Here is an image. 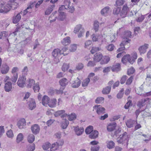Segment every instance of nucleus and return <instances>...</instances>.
Instances as JSON below:
<instances>
[{
	"label": "nucleus",
	"instance_id": "2",
	"mask_svg": "<svg viewBox=\"0 0 151 151\" xmlns=\"http://www.w3.org/2000/svg\"><path fill=\"white\" fill-rule=\"evenodd\" d=\"M137 57V54L135 52L132 54L131 57L129 55L127 54L124 56L122 58V62L124 64H126L128 62L130 64H132L135 62Z\"/></svg>",
	"mask_w": 151,
	"mask_h": 151
},
{
	"label": "nucleus",
	"instance_id": "50",
	"mask_svg": "<svg viewBox=\"0 0 151 151\" xmlns=\"http://www.w3.org/2000/svg\"><path fill=\"white\" fill-rule=\"evenodd\" d=\"M90 80L89 78H86L83 80L82 83V85L83 87H86L87 86L90 81Z\"/></svg>",
	"mask_w": 151,
	"mask_h": 151
},
{
	"label": "nucleus",
	"instance_id": "18",
	"mask_svg": "<svg viewBox=\"0 0 151 151\" xmlns=\"http://www.w3.org/2000/svg\"><path fill=\"white\" fill-rule=\"evenodd\" d=\"M31 129L32 132L34 134H36L39 132L40 130V127L38 125L35 124L32 126Z\"/></svg>",
	"mask_w": 151,
	"mask_h": 151
},
{
	"label": "nucleus",
	"instance_id": "45",
	"mask_svg": "<svg viewBox=\"0 0 151 151\" xmlns=\"http://www.w3.org/2000/svg\"><path fill=\"white\" fill-rule=\"evenodd\" d=\"M93 128L92 126H90L87 127L85 130V132L86 134H90L93 132Z\"/></svg>",
	"mask_w": 151,
	"mask_h": 151
},
{
	"label": "nucleus",
	"instance_id": "22",
	"mask_svg": "<svg viewBox=\"0 0 151 151\" xmlns=\"http://www.w3.org/2000/svg\"><path fill=\"white\" fill-rule=\"evenodd\" d=\"M102 37V36L101 35H95L94 34L91 36L92 40L94 42L98 41L99 42H102L103 41L101 39Z\"/></svg>",
	"mask_w": 151,
	"mask_h": 151
},
{
	"label": "nucleus",
	"instance_id": "34",
	"mask_svg": "<svg viewBox=\"0 0 151 151\" xmlns=\"http://www.w3.org/2000/svg\"><path fill=\"white\" fill-rule=\"evenodd\" d=\"M69 124V122L66 119H64L61 123V128L63 129H66Z\"/></svg>",
	"mask_w": 151,
	"mask_h": 151
},
{
	"label": "nucleus",
	"instance_id": "17",
	"mask_svg": "<svg viewBox=\"0 0 151 151\" xmlns=\"http://www.w3.org/2000/svg\"><path fill=\"white\" fill-rule=\"evenodd\" d=\"M68 83V81L65 78H63L59 81L60 85L63 88H65Z\"/></svg>",
	"mask_w": 151,
	"mask_h": 151
},
{
	"label": "nucleus",
	"instance_id": "31",
	"mask_svg": "<svg viewBox=\"0 0 151 151\" xmlns=\"http://www.w3.org/2000/svg\"><path fill=\"white\" fill-rule=\"evenodd\" d=\"M61 42L63 45H68L70 43V38L69 37H65L63 39Z\"/></svg>",
	"mask_w": 151,
	"mask_h": 151
},
{
	"label": "nucleus",
	"instance_id": "33",
	"mask_svg": "<svg viewBox=\"0 0 151 151\" xmlns=\"http://www.w3.org/2000/svg\"><path fill=\"white\" fill-rule=\"evenodd\" d=\"M98 132L96 130L92 132L89 135V137L91 139H95L98 137Z\"/></svg>",
	"mask_w": 151,
	"mask_h": 151
},
{
	"label": "nucleus",
	"instance_id": "42",
	"mask_svg": "<svg viewBox=\"0 0 151 151\" xmlns=\"http://www.w3.org/2000/svg\"><path fill=\"white\" fill-rule=\"evenodd\" d=\"M111 89V87L106 86L103 88L102 92L103 94H108L110 92Z\"/></svg>",
	"mask_w": 151,
	"mask_h": 151
},
{
	"label": "nucleus",
	"instance_id": "14",
	"mask_svg": "<svg viewBox=\"0 0 151 151\" xmlns=\"http://www.w3.org/2000/svg\"><path fill=\"white\" fill-rule=\"evenodd\" d=\"M136 124H137L136 120H133L131 119L127 120L126 122V125L128 128H131L134 127Z\"/></svg>",
	"mask_w": 151,
	"mask_h": 151
},
{
	"label": "nucleus",
	"instance_id": "43",
	"mask_svg": "<svg viewBox=\"0 0 151 151\" xmlns=\"http://www.w3.org/2000/svg\"><path fill=\"white\" fill-rule=\"evenodd\" d=\"M76 118V115L74 113H72L68 115V118L70 121L73 120Z\"/></svg>",
	"mask_w": 151,
	"mask_h": 151
},
{
	"label": "nucleus",
	"instance_id": "12",
	"mask_svg": "<svg viewBox=\"0 0 151 151\" xmlns=\"http://www.w3.org/2000/svg\"><path fill=\"white\" fill-rule=\"evenodd\" d=\"M70 83L72 88H76L80 86L81 81L78 78H77L76 80L70 82Z\"/></svg>",
	"mask_w": 151,
	"mask_h": 151
},
{
	"label": "nucleus",
	"instance_id": "24",
	"mask_svg": "<svg viewBox=\"0 0 151 151\" xmlns=\"http://www.w3.org/2000/svg\"><path fill=\"white\" fill-rule=\"evenodd\" d=\"M9 70V66L6 64L2 65L1 70V72L3 74H6L7 73Z\"/></svg>",
	"mask_w": 151,
	"mask_h": 151
},
{
	"label": "nucleus",
	"instance_id": "8",
	"mask_svg": "<svg viewBox=\"0 0 151 151\" xmlns=\"http://www.w3.org/2000/svg\"><path fill=\"white\" fill-rule=\"evenodd\" d=\"M26 79L25 76H20L17 82L18 86L21 88L24 87L25 85Z\"/></svg>",
	"mask_w": 151,
	"mask_h": 151
},
{
	"label": "nucleus",
	"instance_id": "54",
	"mask_svg": "<svg viewBox=\"0 0 151 151\" xmlns=\"http://www.w3.org/2000/svg\"><path fill=\"white\" fill-rule=\"evenodd\" d=\"M32 12V9H30L29 7H27V8L24 10L23 12H22V13L23 14V15H24L27 13H31Z\"/></svg>",
	"mask_w": 151,
	"mask_h": 151
},
{
	"label": "nucleus",
	"instance_id": "28",
	"mask_svg": "<svg viewBox=\"0 0 151 151\" xmlns=\"http://www.w3.org/2000/svg\"><path fill=\"white\" fill-rule=\"evenodd\" d=\"M116 125V123L115 122L109 124L107 127V130L110 132L112 131L115 129Z\"/></svg>",
	"mask_w": 151,
	"mask_h": 151
},
{
	"label": "nucleus",
	"instance_id": "63",
	"mask_svg": "<svg viewBox=\"0 0 151 151\" xmlns=\"http://www.w3.org/2000/svg\"><path fill=\"white\" fill-rule=\"evenodd\" d=\"M100 49L98 47H93L90 52L92 54H93L96 51L99 50Z\"/></svg>",
	"mask_w": 151,
	"mask_h": 151
},
{
	"label": "nucleus",
	"instance_id": "58",
	"mask_svg": "<svg viewBox=\"0 0 151 151\" xmlns=\"http://www.w3.org/2000/svg\"><path fill=\"white\" fill-rule=\"evenodd\" d=\"M13 76L11 80L12 82L15 83L16 81L18 78V74H12Z\"/></svg>",
	"mask_w": 151,
	"mask_h": 151
},
{
	"label": "nucleus",
	"instance_id": "4",
	"mask_svg": "<svg viewBox=\"0 0 151 151\" xmlns=\"http://www.w3.org/2000/svg\"><path fill=\"white\" fill-rule=\"evenodd\" d=\"M128 140V135L126 132H124L117 139V142L119 144L127 145Z\"/></svg>",
	"mask_w": 151,
	"mask_h": 151
},
{
	"label": "nucleus",
	"instance_id": "55",
	"mask_svg": "<svg viewBox=\"0 0 151 151\" xmlns=\"http://www.w3.org/2000/svg\"><path fill=\"white\" fill-rule=\"evenodd\" d=\"M77 45L76 44H73L70 45V52H74L77 49Z\"/></svg>",
	"mask_w": 151,
	"mask_h": 151
},
{
	"label": "nucleus",
	"instance_id": "30",
	"mask_svg": "<svg viewBox=\"0 0 151 151\" xmlns=\"http://www.w3.org/2000/svg\"><path fill=\"white\" fill-rule=\"evenodd\" d=\"M106 147L109 149H111L114 148L115 144L112 141H108L106 142Z\"/></svg>",
	"mask_w": 151,
	"mask_h": 151
},
{
	"label": "nucleus",
	"instance_id": "15",
	"mask_svg": "<svg viewBox=\"0 0 151 151\" xmlns=\"http://www.w3.org/2000/svg\"><path fill=\"white\" fill-rule=\"evenodd\" d=\"M22 12L21 11L18 13L16 16L12 17V22L14 24H17L18 23L21 19V14H22Z\"/></svg>",
	"mask_w": 151,
	"mask_h": 151
},
{
	"label": "nucleus",
	"instance_id": "36",
	"mask_svg": "<svg viewBox=\"0 0 151 151\" xmlns=\"http://www.w3.org/2000/svg\"><path fill=\"white\" fill-rule=\"evenodd\" d=\"M95 74L93 73H90L88 76L87 78H89L90 80L93 81V82L95 81L98 79V77L97 76L94 77Z\"/></svg>",
	"mask_w": 151,
	"mask_h": 151
},
{
	"label": "nucleus",
	"instance_id": "37",
	"mask_svg": "<svg viewBox=\"0 0 151 151\" xmlns=\"http://www.w3.org/2000/svg\"><path fill=\"white\" fill-rule=\"evenodd\" d=\"M27 139L29 143H32L35 140V136L32 134H30L27 137Z\"/></svg>",
	"mask_w": 151,
	"mask_h": 151
},
{
	"label": "nucleus",
	"instance_id": "49",
	"mask_svg": "<svg viewBox=\"0 0 151 151\" xmlns=\"http://www.w3.org/2000/svg\"><path fill=\"white\" fill-rule=\"evenodd\" d=\"M51 145L50 143L48 142H46L44 143L42 145V147L44 150H47L50 147Z\"/></svg>",
	"mask_w": 151,
	"mask_h": 151
},
{
	"label": "nucleus",
	"instance_id": "23",
	"mask_svg": "<svg viewBox=\"0 0 151 151\" xmlns=\"http://www.w3.org/2000/svg\"><path fill=\"white\" fill-rule=\"evenodd\" d=\"M103 55L100 53H96L93 57V60L95 62H99L102 58Z\"/></svg>",
	"mask_w": 151,
	"mask_h": 151
},
{
	"label": "nucleus",
	"instance_id": "57",
	"mask_svg": "<svg viewBox=\"0 0 151 151\" xmlns=\"http://www.w3.org/2000/svg\"><path fill=\"white\" fill-rule=\"evenodd\" d=\"M124 91V90L123 88H122L121 90L117 95V97L118 98L121 99L122 97L123 94V92Z\"/></svg>",
	"mask_w": 151,
	"mask_h": 151
},
{
	"label": "nucleus",
	"instance_id": "38",
	"mask_svg": "<svg viewBox=\"0 0 151 151\" xmlns=\"http://www.w3.org/2000/svg\"><path fill=\"white\" fill-rule=\"evenodd\" d=\"M6 135L8 137L12 139H13L14 137V134L13 131L11 129L8 130L6 132Z\"/></svg>",
	"mask_w": 151,
	"mask_h": 151
},
{
	"label": "nucleus",
	"instance_id": "6",
	"mask_svg": "<svg viewBox=\"0 0 151 151\" xmlns=\"http://www.w3.org/2000/svg\"><path fill=\"white\" fill-rule=\"evenodd\" d=\"M131 34V32L129 31H125L124 32L122 36V38L124 40L121 43V46H123L124 44H127L129 43L130 40L129 38L131 37L132 36Z\"/></svg>",
	"mask_w": 151,
	"mask_h": 151
},
{
	"label": "nucleus",
	"instance_id": "9",
	"mask_svg": "<svg viewBox=\"0 0 151 151\" xmlns=\"http://www.w3.org/2000/svg\"><path fill=\"white\" fill-rule=\"evenodd\" d=\"M93 111H95L99 114H103L105 112V109L100 105H96L93 106Z\"/></svg>",
	"mask_w": 151,
	"mask_h": 151
},
{
	"label": "nucleus",
	"instance_id": "26",
	"mask_svg": "<svg viewBox=\"0 0 151 151\" xmlns=\"http://www.w3.org/2000/svg\"><path fill=\"white\" fill-rule=\"evenodd\" d=\"M57 102L56 99L53 98L50 100L47 105L51 108H54L56 106Z\"/></svg>",
	"mask_w": 151,
	"mask_h": 151
},
{
	"label": "nucleus",
	"instance_id": "27",
	"mask_svg": "<svg viewBox=\"0 0 151 151\" xmlns=\"http://www.w3.org/2000/svg\"><path fill=\"white\" fill-rule=\"evenodd\" d=\"M74 130L76 134L78 136L81 135L84 132V129L83 127H75Z\"/></svg>",
	"mask_w": 151,
	"mask_h": 151
},
{
	"label": "nucleus",
	"instance_id": "46",
	"mask_svg": "<svg viewBox=\"0 0 151 151\" xmlns=\"http://www.w3.org/2000/svg\"><path fill=\"white\" fill-rule=\"evenodd\" d=\"M99 27V22L97 20L95 21L93 24V28L96 32H97L98 30Z\"/></svg>",
	"mask_w": 151,
	"mask_h": 151
},
{
	"label": "nucleus",
	"instance_id": "48",
	"mask_svg": "<svg viewBox=\"0 0 151 151\" xmlns=\"http://www.w3.org/2000/svg\"><path fill=\"white\" fill-rule=\"evenodd\" d=\"M146 101V99H142L139 102L137 106L139 107H141L145 106L146 104L145 102Z\"/></svg>",
	"mask_w": 151,
	"mask_h": 151
},
{
	"label": "nucleus",
	"instance_id": "51",
	"mask_svg": "<svg viewBox=\"0 0 151 151\" xmlns=\"http://www.w3.org/2000/svg\"><path fill=\"white\" fill-rule=\"evenodd\" d=\"M69 68V65L66 63H64L62 67V70L63 72H65L68 70Z\"/></svg>",
	"mask_w": 151,
	"mask_h": 151
},
{
	"label": "nucleus",
	"instance_id": "7",
	"mask_svg": "<svg viewBox=\"0 0 151 151\" xmlns=\"http://www.w3.org/2000/svg\"><path fill=\"white\" fill-rule=\"evenodd\" d=\"M129 10L130 9L127 6V4H124L123 6L122 9L120 13L121 16L122 18L125 17Z\"/></svg>",
	"mask_w": 151,
	"mask_h": 151
},
{
	"label": "nucleus",
	"instance_id": "32",
	"mask_svg": "<svg viewBox=\"0 0 151 151\" xmlns=\"http://www.w3.org/2000/svg\"><path fill=\"white\" fill-rule=\"evenodd\" d=\"M24 135L22 133H19L18 134L16 137V142L19 143L21 142L23 139Z\"/></svg>",
	"mask_w": 151,
	"mask_h": 151
},
{
	"label": "nucleus",
	"instance_id": "16",
	"mask_svg": "<svg viewBox=\"0 0 151 151\" xmlns=\"http://www.w3.org/2000/svg\"><path fill=\"white\" fill-rule=\"evenodd\" d=\"M26 122L24 118H22L19 119L17 123L18 127L20 129L24 128L25 126Z\"/></svg>",
	"mask_w": 151,
	"mask_h": 151
},
{
	"label": "nucleus",
	"instance_id": "56",
	"mask_svg": "<svg viewBox=\"0 0 151 151\" xmlns=\"http://www.w3.org/2000/svg\"><path fill=\"white\" fill-rule=\"evenodd\" d=\"M33 87V89L35 92H38L40 89V87H39V84L38 83H36V84H35Z\"/></svg>",
	"mask_w": 151,
	"mask_h": 151
},
{
	"label": "nucleus",
	"instance_id": "21",
	"mask_svg": "<svg viewBox=\"0 0 151 151\" xmlns=\"http://www.w3.org/2000/svg\"><path fill=\"white\" fill-rule=\"evenodd\" d=\"M50 100V98L47 96L44 95L42 100V104L44 106H47Z\"/></svg>",
	"mask_w": 151,
	"mask_h": 151
},
{
	"label": "nucleus",
	"instance_id": "11",
	"mask_svg": "<svg viewBox=\"0 0 151 151\" xmlns=\"http://www.w3.org/2000/svg\"><path fill=\"white\" fill-rule=\"evenodd\" d=\"M148 46V44H145L143 45L140 46L138 50L141 55H142L146 53Z\"/></svg>",
	"mask_w": 151,
	"mask_h": 151
},
{
	"label": "nucleus",
	"instance_id": "29",
	"mask_svg": "<svg viewBox=\"0 0 151 151\" xmlns=\"http://www.w3.org/2000/svg\"><path fill=\"white\" fill-rule=\"evenodd\" d=\"M121 70L120 65L119 63H116L113 65L111 67V70L113 72H118Z\"/></svg>",
	"mask_w": 151,
	"mask_h": 151
},
{
	"label": "nucleus",
	"instance_id": "5",
	"mask_svg": "<svg viewBox=\"0 0 151 151\" xmlns=\"http://www.w3.org/2000/svg\"><path fill=\"white\" fill-rule=\"evenodd\" d=\"M63 52H61V50L58 48L54 49L52 51V56L54 57V63H57L59 62V57L60 56L62 55Z\"/></svg>",
	"mask_w": 151,
	"mask_h": 151
},
{
	"label": "nucleus",
	"instance_id": "60",
	"mask_svg": "<svg viewBox=\"0 0 151 151\" xmlns=\"http://www.w3.org/2000/svg\"><path fill=\"white\" fill-rule=\"evenodd\" d=\"M114 48V45L112 44H110L106 47V48L107 50L109 51H112Z\"/></svg>",
	"mask_w": 151,
	"mask_h": 151
},
{
	"label": "nucleus",
	"instance_id": "44",
	"mask_svg": "<svg viewBox=\"0 0 151 151\" xmlns=\"http://www.w3.org/2000/svg\"><path fill=\"white\" fill-rule=\"evenodd\" d=\"M82 29H83L82 27V26L81 24L78 25L74 28V32L75 33H77L79 31H80L81 30H82Z\"/></svg>",
	"mask_w": 151,
	"mask_h": 151
},
{
	"label": "nucleus",
	"instance_id": "62",
	"mask_svg": "<svg viewBox=\"0 0 151 151\" xmlns=\"http://www.w3.org/2000/svg\"><path fill=\"white\" fill-rule=\"evenodd\" d=\"M19 70V68L17 67L13 68L12 70V74H18L17 72Z\"/></svg>",
	"mask_w": 151,
	"mask_h": 151
},
{
	"label": "nucleus",
	"instance_id": "53",
	"mask_svg": "<svg viewBox=\"0 0 151 151\" xmlns=\"http://www.w3.org/2000/svg\"><path fill=\"white\" fill-rule=\"evenodd\" d=\"M65 112V111L64 110H59L55 112L54 114V115L55 116H58L61 114H63Z\"/></svg>",
	"mask_w": 151,
	"mask_h": 151
},
{
	"label": "nucleus",
	"instance_id": "64",
	"mask_svg": "<svg viewBox=\"0 0 151 151\" xmlns=\"http://www.w3.org/2000/svg\"><path fill=\"white\" fill-rule=\"evenodd\" d=\"M135 69L133 67H131L128 69L127 71V74L128 75H130L132 74L135 72Z\"/></svg>",
	"mask_w": 151,
	"mask_h": 151
},
{
	"label": "nucleus",
	"instance_id": "13",
	"mask_svg": "<svg viewBox=\"0 0 151 151\" xmlns=\"http://www.w3.org/2000/svg\"><path fill=\"white\" fill-rule=\"evenodd\" d=\"M29 109L32 110L36 107V104L35 100L33 99H30L27 103Z\"/></svg>",
	"mask_w": 151,
	"mask_h": 151
},
{
	"label": "nucleus",
	"instance_id": "35",
	"mask_svg": "<svg viewBox=\"0 0 151 151\" xmlns=\"http://www.w3.org/2000/svg\"><path fill=\"white\" fill-rule=\"evenodd\" d=\"M66 14L63 12H60L59 13L58 19L61 21L64 20L66 18Z\"/></svg>",
	"mask_w": 151,
	"mask_h": 151
},
{
	"label": "nucleus",
	"instance_id": "10",
	"mask_svg": "<svg viewBox=\"0 0 151 151\" xmlns=\"http://www.w3.org/2000/svg\"><path fill=\"white\" fill-rule=\"evenodd\" d=\"M111 12L110 8L109 6H107L101 10V13L102 15L106 17L110 14Z\"/></svg>",
	"mask_w": 151,
	"mask_h": 151
},
{
	"label": "nucleus",
	"instance_id": "3",
	"mask_svg": "<svg viewBox=\"0 0 151 151\" xmlns=\"http://www.w3.org/2000/svg\"><path fill=\"white\" fill-rule=\"evenodd\" d=\"M64 5H62L60 7L59 12H62V11L65 9L69 10V11L72 13L74 10V8L72 6H70V3L69 0H65L64 1Z\"/></svg>",
	"mask_w": 151,
	"mask_h": 151
},
{
	"label": "nucleus",
	"instance_id": "61",
	"mask_svg": "<svg viewBox=\"0 0 151 151\" xmlns=\"http://www.w3.org/2000/svg\"><path fill=\"white\" fill-rule=\"evenodd\" d=\"M144 19V17L142 15H140L137 19H136V21L138 22H141Z\"/></svg>",
	"mask_w": 151,
	"mask_h": 151
},
{
	"label": "nucleus",
	"instance_id": "40",
	"mask_svg": "<svg viewBox=\"0 0 151 151\" xmlns=\"http://www.w3.org/2000/svg\"><path fill=\"white\" fill-rule=\"evenodd\" d=\"M50 151H55L58 149L59 148L58 145V142H56L55 143L52 144L50 146Z\"/></svg>",
	"mask_w": 151,
	"mask_h": 151
},
{
	"label": "nucleus",
	"instance_id": "1",
	"mask_svg": "<svg viewBox=\"0 0 151 151\" xmlns=\"http://www.w3.org/2000/svg\"><path fill=\"white\" fill-rule=\"evenodd\" d=\"M1 0V2H3V8L4 9V10H1L2 12H4L5 13L9 12L11 9H14L17 8L18 5V3L16 0H9L7 3L4 0Z\"/></svg>",
	"mask_w": 151,
	"mask_h": 151
},
{
	"label": "nucleus",
	"instance_id": "25",
	"mask_svg": "<svg viewBox=\"0 0 151 151\" xmlns=\"http://www.w3.org/2000/svg\"><path fill=\"white\" fill-rule=\"evenodd\" d=\"M9 33L6 31L0 32V39H6L8 41V37L9 36Z\"/></svg>",
	"mask_w": 151,
	"mask_h": 151
},
{
	"label": "nucleus",
	"instance_id": "41",
	"mask_svg": "<svg viewBox=\"0 0 151 151\" xmlns=\"http://www.w3.org/2000/svg\"><path fill=\"white\" fill-rule=\"evenodd\" d=\"M55 6L54 5H51L50 7L47 9L45 12V14L46 15H48L52 11L53 8Z\"/></svg>",
	"mask_w": 151,
	"mask_h": 151
},
{
	"label": "nucleus",
	"instance_id": "52",
	"mask_svg": "<svg viewBox=\"0 0 151 151\" xmlns=\"http://www.w3.org/2000/svg\"><path fill=\"white\" fill-rule=\"evenodd\" d=\"M28 83L27 86L28 87H31L35 83V81L32 79H29L27 81Z\"/></svg>",
	"mask_w": 151,
	"mask_h": 151
},
{
	"label": "nucleus",
	"instance_id": "39",
	"mask_svg": "<svg viewBox=\"0 0 151 151\" xmlns=\"http://www.w3.org/2000/svg\"><path fill=\"white\" fill-rule=\"evenodd\" d=\"M35 149V145L33 144L32 145H28L26 147V151H33Z\"/></svg>",
	"mask_w": 151,
	"mask_h": 151
},
{
	"label": "nucleus",
	"instance_id": "59",
	"mask_svg": "<svg viewBox=\"0 0 151 151\" xmlns=\"http://www.w3.org/2000/svg\"><path fill=\"white\" fill-rule=\"evenodd\" d=\"M104 99L103 97H100L98 98L95 100L96 103H101L103 102Z\"/></svg>",
	"mask_w": 151,
	"mask_h": 151
},
{
	"label": "nucleus",
	"instance_id": "19",
	"mask_svg": "<svg viewBox=\"0 0 151 151\" xmlns=\"http://www.w3.org/2000/svg\"><path fill=\"white\" fill-rule=\"evenodd\" d=\"M12 88V83L11 82H7L5 84L4 89L6 92H9L11 91Z\"/></svg>",
	"mask_w": 151,
	"mask_h": 151
},
{
	"label": "nucleus",
	"instance_id": "20",
	"mask_svg": "<svg viewBox=\"0 0 151 151\" xmlns=\"http://www.w3.org/2000/svg\"><path fill=\"white\" fill-rule=\"evenodd\" d=\"M91 58L89 56L86 57L85 58V60L88 62L87 64L88 67H93L96 65L95 62L94 61H93L90 60Z\"/></svg>",
	"mask_w": 151,
	"mask_h": 151
},
{
	"label": "nucleus",
	"instance_id": "47",
	"mask_svg": "<svg viewBox=\"0 0 151 151\" xmlns=\"http://www.w3.org/2000/svg\"><path fill=\"white\" fill-rule=\"evenodd\" d=\"M110 60V58L109 56H106L104 58V60L101 62V64H106L109 62Z\"/></svg>",
	"mask_w": 151,
	"mask_h": 151
}]
</instances>
